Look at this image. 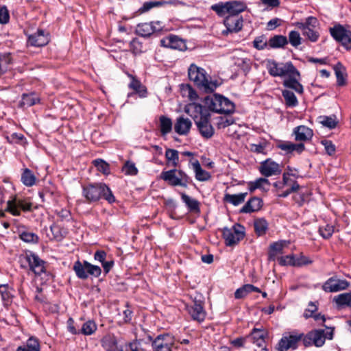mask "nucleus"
<instances>
[{
	"mask_svg": "<svg viewBox=\"0 0 351 351\" xmlns=\"http://www.w3.org/2000/svg\"><path fill=\"white\" fill-rule=\"evenodd\" d=\"M36 180V178L33 173V172L27 169H24L22 174H21V182L26 186H33Z\"/></svg>",
	"mask_w": 351,
	"mask_h": 351,
	"instance_id": "41",
	"label": "nucleus"
},
{
	"mask_svg": "<svg viewBox=\"0 0 351 351\" xmlns=\"http://www.w3.org/2000/svg\"><path fill=\"white\" fill-rule=\"evenodd\" d=\"M267 332L262 328H254L250 335L248 336L246 339H250L254 344H256L258 347H263L265 346V339L267 336Z\"/></svg>",
	"mask_w": 351,
	"mask_h": 351,
	"instance_id": "31",
	"label": "nucleus"
},
{
	"mask_svg": "<svg viewBox=\"0 0 351 351\" xmlns=\"http://www.w3.org/2000/svg\"><path fill=\"white\" fill-rule=\"evenodd\" d=\"M259 171L263 176L269 177L279 175L282 169L278 163L271 159H267L261 163Z\"/></svg>",
	"mask_w": 351,
	"mask_h": 351,
	"instance_id": "20",
	"label": "nucleus"
},
{
	"mask_svg": "<svg viewBox=\"0 0 351 351\" xmlns=\"http://www.w3.org/2000/svg\"><path fill=\"white\" fill-rule=\"evenodd\" d=\"M302 339L303 333L287 332L283 335L280 340L278 349L279 351H287L289 349L295 350Z\"/></svg>",
	"mask_w": 351,
	"mask_h": 351,
	"instance_id": "13",
	"label": "nucleus"
},
{
	"mask_svg": "<svg viewBox=\"0 0 351 351\" xmlns=\"http://www.w3.org/2000/svg\"><path fill=\"white\" fill-rule=\"evenodd\" d=\"M319 232L323 238L328 239L334 232V227L331 225L327 224L325 226L320 227Z\"/></svg>",
	"mask_w": 351,
	"mask_h": 351,
	"instance_id": "59",
	"label": "nucleus"
},
{
	"mask_svg": "<svg viewBox=\"0 0 351 351\" xmlns=\"http://www.w3.org/2000/svg\"><path fill=\"white\" fill-rule=\"evenodd\" d=\"M7 138L11 143L24 145L26 143L25 138L22 134L13 133L10 136H8Z\"/></svg>",
	"mask_w": 351,
	"mask_h": 351,
	"instance_id": "57",
	"label": "nucleus"
},
{
	"mask_svg": "<svg viewBox=\"0 0 351 351\" xmlns=\"http://www.w3.org/2000/svg\"><path fill=\"white\" fill-rule=\"evenodd\" d=\"M211 9L220 16L227 14L229 16H239L247 9V5L241 1H230L214 4L211 6Z\"/></svg>",
	"mask_w": 351,
	"mask_h": 351,
	"instance_id": "4",
	"label": "nucleus"
},
{
	"mask_svg": "<svg viewBox=\"0 0 351 351\" xmlns=\"http://www.w3.org/2000/svg\"><path fill=\"white\" fill-rule=\"evenodd\" d=\"M174 344V338L169 334L157 336L152 341L153 351H171Z\"/></svg>",
	"mask_w": 351,
	"mask_h": 351,
	"instance_id": "17",
	"label": "nucleus"
},
{
	"mask_svg": "<svg viewBox=\"0 0 351 351\" xmlns=\"http://www.w3.org/2000/svg\"><path fill=\"white\" fill-rule=\"evenodd\" d=\"M332 37L340 43L346 49H351V31L341 25L330 28Z\"/></svg>",
	"mask_w": 351,
	"mask_h": 351,
	"instance_id": "12",
	"label": "nucleus"
},
{
	"mask_svg": "<svg viewBox=\"0 0 351 351\" xmlns=\"http://www.w3.org/2000/svg\"><path fill=\"white\" fill-rule=\"evenodd\" d=\"M332 337L333 328H327L326 332L324 330L321 329L309 332L306 335H303L302 341L306 347L311 345L321 347L324 344L326 339H332Z\"/></svg>",
	"mask_w": 351,
	"mask_h": 351,
	"instance_id": "5",
	"label": "nucleus"
},
{
	"mask_svg": "<svg viewBox=\"0 0 351 351\" xmlns=\"http://www.w3.org/2000/svg\"><path fill=\"white\" fill-rule=\"evenodd\" d=\"M262 206V200L258 197H252L241 208L240 213H250L258 211Z\"/></svg>",
	"mask_w": 351,
	"mask_h": 351,
	"instance_id": "33",
	"label": "nucleus"
},
{
	"mask_svg": "<svg viewBox=\"0 0 351 351\" xmlns=\"http://www.w3.org/2000/svg\"><path fill=\"white\" fill-rule=\"evenodd\" d=\"M267 69L269 73L273 77H285L289 73L295 71V67L292 62L278 63L275 60H268L267 62ZM295 73H297L295 72Z\"/></svg>",
	"mask_w": 351,
	"mask_h": 351,
	"instance_id": "11",
	"label": "nucleus"
},
{
	"mask_svg": "<svg viewBox=\"0 0 351 351\" xmlns=\"http://www.w3.org/2000/svg\"><path fill=\"white\" fill-rule=\"evenodd\" d=\"M161 45L173 49L183 50L185 48L184 42L176 36H169L160 40Z\"/></svg>",
	"mask_w": 351,
	"mask_h": 351,
	"instance_id": "28",
	"label": "nucleus"
},
{
	"mask_svg": "<svg viewBox=\"0 0 351 351\" xmlns=\"http://www.w3.org/2000/svg\"><path fill=\"white\" fill-rule=\"evenodd\" d=\"M334 300L339 306L351 307V293L339 294L334 298Z\"/></svg>",
	"mask_w": 351,
	"mask_h": 351,
	"instance_id": "44",
	"label": "nucleus"
},
{
	"mask_svg": "<svg viewBox=\"0 0 351 351\" xmlns=\"http://www.w3.org/2000/svg\"><path fill=\"white\" fill-rule=\"evenodd\" d=\"M16 351H40V344L38 339L30 337L25 343L19 346Z\"/></svg>",
	"mask_w": 351,
	"mask_h": 351,
	"instance_id": "37",
	"label": "nucleus"
},
{
	"mask_svg": "<svg viewBox=\"0 0 351 351\" xmlns=\"http://www.w3.org/2000/svg\"><path fill=\"white\" fill-rule=\"evenodd\" d=\"M93 164L97 167V170L105 175L110 173L109 165L101 159H97L93 161Z\"/></svg>",
	"mask_w": 351,
	"mask_h": 351,
	"instance_id": "52",
	"label": "nucleus"
},
{
	"mask_svg": "<svg viewBox=\"0 0 351 351\" xmlns=\"http://www.w3.org/2000/svg\"><path fill=\"white\" fill-rule=\"evenodd\" d=\"M254 230L258 236H262L265 234L267 228L268 223L267 221L264 219H258L254 221Z\"/></svg>",
	"mask_w": 351,
	"mask_h": 351,
	"instance_id": "46",
	"label": "nucleus"
},
{
	"mask_svg": "<svg viewBox=\"0 0 351 351\" xmlns=\"http://www.w3.org/2000/svg\"><path fill=\"white\" fill-rule=\"evenodd\" d=\"M182 199L192 212L199 213V203L185 193L182 194Z\"/></svg>",
	"mask_w": 351,
	"mask_h": 351,
	"instance_id": "42",
	"label": "nucleus"
},
{
	"mask_svg": "<svg viewBox=\"0 0 351 351\" xmlns=\"http://www.w3.org/2000/svg\"><path fill=\"white\" fill-rule=\"evenodd\" d=\"M204 302L195 297L191 304H187L186 308L193 320L198 322H203L206 316V312L203 306Z\"/></svg>",
	"mask_w": 351,
	"mask_h": 351,
	"instance_id": "14",
	"label": "nucleus"
},
{
	"mask_svg": "<svg viewBox=\"0 0 351 351\" xmlns=\"http://www.w3.org/2000/svg\"><path fill=\"white\" fill-rule=\"evenodd\" d=\"M162 4L163 3L162 1H146L143 4L142 7L139 8L138 11L140 13H144L148 12L154 7L159 6Z\"/></svg>",
	"mask_w": 351,
	"mask_h": 351,
	"instance_id": "55",
	"label": "nucleus"
},
{
	"mask_svg": "<svg viewBox=\"0 0 351 351\" xmlns=\"http://www.w3.org/2000/svg\"><path fill=\"white\" fill-rule=\"evenodd\" d=\"M293 135L295 141L303 143L311 141L313 136V131L311 128L301 125L293 128Z\"/></svg>",
	"mask_w": 351,
	"mask_h": 351,
	"instance_id": "22",
	"label": "nucleus"
},
{
	"mask_svg": "<svg viewBox=\"0 0 351 351\" xmlns=\"http://www.w3.org/2000/svg\"><path fill=\"white\" fill-rule=\"evenodd\" d=\"M130 77L131 78V82L129 84L128 86L130 88L134 90V93H129L128 97H132L134 94H137L140 97L145 98L147 95V88L145 86H143L140 81L136 80L134 76L130 75Z\"/></svg>",
	"mask_w": 351,
	"mask_h": 351,
	"instance_id": "29",
	"label": "nucleus"
},
{
	"mask_svg": "<svg viewBox=\"0 0 351 351\" xmlns=\"http://www.w3.org/2000/svg\"><path fill=\"white\" fill-rule=\"evenodd\" d=\"M188 74L190 80L204 92H213L219 85L217 80H213L203 68L199 67L195 64L190 65Z\"/></svg>",
	"mask_w": 351,
	"mask_h": 351,
	"instance_id": "2",
	"label": "nucleus"
},
{
	"mask_svg": "<svg viewBox=\"0 0 351 351\" xmlns=\"http://www.w3.org/2000/svg\"><path fill=\"white\" fill-rule=\"evenodd\" d=\"M253 46L258 50L264 49L267 46V41L263 36H258L253 41Z\"/></svg>",
	"mask_w": 351,
	"mask_h": 351,
	"instance_id": "61",
	"label": "nucleus"
},
{
	"mask_svg": "<svg viewBox=\"0 0 351 351\" xmlns=\"http://www.w3.org/2000/svg\"><path fill=\"white\" fill-rule=\"evenodd\" d=\"M349 282L346 280L329 278L322 286L323 289L327 292H337L347 289Z\"/></svg>",
	"mask_w": 351,
	"mask_h": 351,
	"instance_id": "24",
	"label": "nucleus"
},
{
	"mask_svg": "<svg viewBox=\"0 0 351 351\" xmlns=\"http://www.w3.org/2000/svg\"><path fill=\"white\" fill-rule=\"evenodd\" d=\"M226 29L222 32L223 35H228L230 33H237L242 29L243 20L241 16H228L223 21Z\"/></svg>",
	"mask_w": 351,
	"mask_h": 351,
	"instance_id": "18",
	"label": "nucleus"
},
{
	"mask_svg": "<svg viewBox=\"0 0 351 351\" xmlns=\"http://www.w3.org/2000/svg\"><path fill=\"white\" fill-rule=\"evenodd\" d=\"M10 19L8 10L5 5L0 7V24H6Z\"/></svg>",
	"mask_w": 351,
	"mask_h": 351,
	"instance_id": "60",
	"label": "nucleus"
},
{
	"mask_svg": "<svg viewBox=\"0 0 351 351\" xmlns=\"http://www.w3.org/2000/svg\"><path fill=\"white\" fill-rule=\"evenodd\" d=\"M160 178L171 186L183 187H187L190 180L185 172L177 169L162 171Z\"/></svg>",
	"mask_w": 351,
	"mask_h": 351,
	"instance_id": "6",
	"label": "nucleus"
},
{
	"mask_svg": "<svg viewBox=\"0 0 351 351\" xmlns=\"http://www.w3.org/2000/svg\"><path fill=\"white\" fill-rule=\"evenodd\" d=\"M27 43L31 46L43 47L49 41V34L43 29H38L36 32L28 34Z\"/></svg>",
	"mask_w": 351,
	"mask_h": 351,
	"instance_id": "23",
	"label": "nucleus"
},
{
	"mask_svg": "<svg viewBox=\"0 0 351 351\" xmlns=\"http://www.w3.org/2000/svg\"><path fill=\"white\" fill-rule=\"evenodd\" d=\"M285 246H287V243L285 241H279L271 244L270 246V251L269 254V260L274 261L278 254H282L283 249Z\"/></svg>",
	"mask_w": 351,
	"mask_h": 351,
	"instance_id": "39",
	"label": "nucleus"
},
{
	"mask_svg": "<svg viewBox=\"0 0 351 351\" xmlns=\"http://www.w3.org/2000/svg\"><path fill=\"white\" fill-rule=\"evenodd\" d=\"M278 261L280 265L295 266V256L293 254L279 257L278 258Z\"/></svg>",
	"mask_w": 351,
	"mask_h": 351,
	"instance_id": "58",
	"label": "nucleus"
},
{
	"mask_svg": "<svg viewBox=\"0 0 351 351\" xmlns=\"http://www.w3.org/2000/svg\"><path fill=\"white\" fill-rule=\"evenodd\" d=\"M295 72L297 73H295V71L288 73L287 75L288 77L284 80L283 84L287 88L293 89L298 93H302L303 86L299 82L300 75L299 71L296 69Z\"/></svg>",
	"mask_w": 351,
	"mask_h": 351,
	"instance_id": "25",
	"label": "nucleus"
},
{
	"mask_svg": "<svg viewBox=\"0 0 351 351\" xmlns=\"http://www.w3.org/2000/svg\"><path fill=\"white\" fill-rule=\"evenodd\" d=\"M288 42L290 43V44L294 47H297L302 43V38L300 36V34L297 31H291L289 33V40Z\"/></svg>",
	"mask_w": 351,
	"mask_h": 351,
	"instance_id": "51",
	"label": "nucleus"
},
{
	"mask_svg": "<svg viewBox=\"0 0 351 351\" xmlns=\"http://www.w3.org/2000/svg\"><path fill=\"white\" fill-rule=\"evenodd\" d=\"M32 208V203L25 199H17L12 197L7 202V207L5 211L10 213L14 216H19L21 210L23 211H29Z\"/></svg>",
	"mask_w": 351,
	"mask_h": 351,
	"instance_id": "15",
	"label": "nucleus"
},
{
	"mask_svg": "<svg viewBox=\"0 0 351 351\" xmlns=\"http://www.w3.org/2000/svg\"><path fill=\"white\" fill-rule=\"evenodd\" d=\"M82 195L89 203L96 202L101 198H104L110 204L115 202V197L110 189L103 182L84 185L82 186Z\"/></svg>",
	"mask_w": 351,
	"mask_h": 351,
	"instance_id": "1",
	"label": "nucleus"
},
{
	"mask_svg": "<svg viewBox=\"0 0 351 351\" xmlns=\"http://www.w3.org/2000/svg\"><path fill=\"white\" fill-rule=\"evenodd\" d=\"M184 112L193 119L195 123L196 121L202 119L204 117H210L208 110L202 105L195 102L190 103L185 106Z\"/></svg>",
	"mask_w": 351,
	"mask_h": 351,
	"instance_id": "19",
	"label": "nucleus"
},
{
	"mask_svg": "<svg viewBox=\"0 0 351 351\" xmlns=\"http://www.w3.org/2000/svg\"><path fill=\"white\" fill-rule=\"evenodd\" d=\"M189 164L195 173V177L197 180L206 182L210 179L211 176L210 173L202 168L199 162L197 159H191Z\"/></svg>",
	"mask_w": 351,
	"mask_h": 351,
	"instance_id": "27",
	"label": "nucleus"
},
{
	"mask_svg": "<svg viewBox=\"0 0 351 351\" xmlns=\"http://www.w3.org/2000/svg\"><path fill=\"white\" fill-rule=\"evenodd\" d=\"M319 120L320 123L330 129L335 128L337 123L335 117L322 116L319 117Z\"/></svg>",
	"mask_w": 351,
	"mask_h": 351,
	"instance_id": "50",
	"label": "nucleus"
},
{
	"mask_svg": "<svg viewBox=\"0 0 351 351\" xmlns=\"http://www.w3.org/2000/svg\"><path fill=\"white\" fill-rule=\"evenodd\" d=\"M21 267H25L24 263H27L29 269L36 275H40L45 272V262L33 252H26L21 257Z\"/></svg>",
	"mask_w": 351,
	"mask_h": 351,
	"instance_id": "8",
	"label": "nucleus"
},
{
	"mask_svg": "<svg viewBox=\"0 0 351 351\" xmlns=\"http://www.w3.org/2000/svg\"><path fill=\"white\" fill-rule=\"evenodd\" d=\"M97 326L95 322L88 320L83 324L80 332L84 335H90L97 330Z\"/></svg>",
	"mask_w": 351,
	"mask_h": 351,
	"instance_id": "47",
	"label": "nucleus"
},
{
	"mask_svg": "<svg viewBox=\"0 0 351 351\" xmlns=\"http://www.w3.org/2000/svg\"><path fill=\"white\" fill-rule=\"evenodd\" d=\"M204 104L210 111L219 114H231L235 109L232 101L219 94L207 96Z\"/></svg>",
	"mask_w": 351,
	"mask_h": 351,
	"instance_id": "3",
	"label": "nucleus"
},
{
	"mask_svg": "<svg viewBox=\"0 0 351 351\" xmlns=\"http://www.w3.org/2000/svg\"><path fill=\"white\" fill-rule=\"evenodd\" d=\"M160 129L162 135H166L172 130V121L171 119L161 116L160 117Z\"/></svg>",
	"mask_w": 351,
	"mask_h": 351,
	"instance_id": "45",
	"label": "nucleus"
},
{
	"mask_svg": "<svg viewBox=\"0 0 351 351\" xmlns=\"http://www.w3.org/2000/svg\"><path fill=\"white\" fill-rule=\"evenodd\" d=\"M268 44L271 48H280L288 44V40L285 36L276 35L269 40Z\"/></svg>",
	"mask_w": 351,
	"mask_h": 351,
	"instance_id": "40",
	"label": "nucleus"
},
{
	"mask_svg": "<svg viewBox=\"0 0 351 351\" xmlns=\"http://www.w3.org/2000/svg\"><path fill=\"white\" fill-rule=\"evenodd\" d=\"M282 96L284 97L287 106H295L298 104V99L293 92L285 90L282 91Z\"/></svg>",
	"mask_w": 351,
	"mask_h": 351,
	"instance_id": "49",
	"label": "nucleus"
},
{
	"mask_svg": "<svg viewBox=\"0 0 351 351\" xmlns=\"http://www.w3.org/2000/svg\"><path fill=\"white\" fill-rule=\"evenodd\" d=\"M335 75L337 77V85L344 86L346 84V79L345 77L343 72L341 69L335 68Z\"/></svg>",
	"mask_w": 351,
	"mask_h": 351,
	"instance_id": "64",
	"label": "nucleus"
},
{
	"mask_svg": "<svg viewBox=\"0 0 351 351\" xmlns=\"http://www.w3.org/2000/svg\"><path fill=\"white\" fill-rule=\"evenodd\" d=\"M122 170L126 175L135 176L138 173V169L134 163L130 161L125 162Z\"/></svg>",
	"mask_w": 351,
	"mask_h": 351,
	"instance_id": "56",
	"label": "nucleus"
},
{
	"mask_svg": "<svg viewBox=\"0 0 351 351\" xmlns=\"http://www.w3.org/2000/svg\"><path fill=\"white\" fill-rule=\"evenodd\" d=\"M10 61L11 60L9 55L3 54L0 56V75L7 71Z\"/></svg>",
	"mask_w": 351,
	"mask_h": 351,
	"instance_id": "54",
	"label": "nucleus"
},
{
	"mask_svg": "<svg viewBox=\"0 0 351 351\" xmlns=\"http://www.w3.org/2000/svg\"><path fill=\"white\" fill-rule=\"evenodd\" d=\"M39 101L40 99L38 96L34 93L23 94L20 103V106L23 108H28L35 105Z\"/></svg>",
	"mask_w": 351,
	"mask_h": 351,
	"instance_id": "38",
	"label": "nucleus"
},
{
	"mask_svg": "<svg viewBox=\"0 0 351 351\" xmlns=\"http://www.w3.org/2000/svg\"><path fill=\"white\" fill-rule=\"evenodd\" d=\"M274 186L278 189H283L285 186H290L289 189L278 195L281 197H287L291 193L297 191L300 188L298 182L290 179L286 173L283 174L282 181L274 183Z\"/></svg>",
	"mask_w": 351,
	"mask_h": 351,
	"instance_id": "21",
	"label": "nucleus"
},
{
	"mask_svg": "<svg viewBox=\"0 0 351 351\" xmlns=\"http://www.w3.org/2000/svg\"><path fill=\"white\" fill-rule=\"evenodd\" d=\"M192 126V122L188 118L180 117L176 119L174 130L180 135H186Z\"/></svg>",
	"mask_w": 351,
	"mask_h": 351,
	"instance_id": "30",
	"label": "nucleus"
},
{
	"mask_svg": "<svg viewBox=\"0 0 351 351\" xmlns=\"http://www.w3.org/2000/svg\"><path fill=\"white\" fill-rule=\"evenodd\" d=\"M252 292L260 293L261 290L259 288L252 285L246 284L236 290L234 292V298L236 299H242Z\"/></svg>",
	"mask_w": 351,
	"mask_h": 351,
	"instance_id": "34",
	"label": "nucleus"
},
{
	"mask_svg": "<svg viewBox=\"0 0 351 351\" xmlns=\"http://www.w3.org/2000/svg\"><path fill=\"white\" fill-rule=\"evenodd\" d=\"M322 144L324 146L325 150L328 155L332 156L335 154V146L330 141L323 140Z\"/></svg>",
	"mask_w": 351,
	"mask_h": 351,
	"instance_id": "63",
	"label": "nucleus"
},
{
	"mask_svg": "<svg viewBox=\"0 0 351 351\" xmlns=\"http://www.w3.org/2000/svg\"><path fill=\"white\" fill-rule=\"evenodd\" d=\"M278 147L286 152L287 154L295 152L300 154L305 149L304 144L300 142L299 143H294L289 141L282 142L278 145Z\"/></svg>",
	"mask_w": 351,
	"mask_h": 351,
	"instance_id": "32",
	"label": "nucleus"
},
{
	"mask_svg": "<svg viewBox=\"0 0 351 351\" xmlns=\"http://www.w3.org/2000/svg\"><path fill=\"white\" fill-rule=\"evenodd\" d=\"M102 347L106 351H117V340L114 335H107L101 340Z\"/></svg>",
	"mask_w": 351,
	"mask_h": 351,
	"instance_id": "36",
	"label": "nucleus"
},
{
	"mask_svg": "<svg viewBox=\"0 0 351 351\" xmlns=\"http://www.w3.org/2000/svg\"><path fill=\"white\" fill-rule=\"evenodd\" d=\"M319 21L313 16H308L304 23H298L297 26L310 41L316 42L319 37Z\"/></svg>",
	"mask_w": 351,
	"mask_h": 351,
	"instance_id": "7",
	"label": "nucleus"
},
{
	"mask_svg": "<svg viewBox=\"0 0 351 351\" xmlns=\"http://www.w3.org/2000/svg\"><path fill=\"white\" fill-rule=\"evenodd\" d=\"M165 157L169 165L174 167H177L178 166L179 156L177 150L173 149H167L165 152Z\"/></svg>",
	"mask_w": 351,
	"mask_h": 351,
	"instance_id": "43",
	"label": "nucleus"
},
{
	"mask_svg": "<svg viewBox=\"0 0 351 351\" xmlns=\"http://www.w3.org/2000/svg\"><path fill=\"white\" fill-rule=\"evenodd\" d=\"M164 25L160 21H153L150 23H143L138 24L135 32L142 37H149L154 34L161 32Z\"/></svg>",
	"mask_w": 351,
	"mask_h": 351,
	"instance_id": "16",
	"label": "nucleus"
},
{
	"mask_svg": "<svg viewBox=\"0 0 351 351\" xmlns=\"http://www.w3.org/2000/svg\"><path fill=\"white\" fill-rule=\"evenodd\" d=\"M222 233L226 245L233 246L244 238L245 228L241 224L236 223L231 228H224Z\"/></svg>",
	"mask_w": 351,
	"mask_h": 351,
	"instance_id": "9",
	"label": "nucleus"
},
{
	"mask_svg": "<svg viewBox=\"0 0 351 351\" xmlns=\"http://www.w3.org/2000/svg\"><path fill=\"white\" fill-rule=\"evenodd\" d=\"M210 117H204L202 119L196 121V125L201 135L205 138H210L214 134V128L210 123Z\"/></svg>",
	"mask_w": 351,
	"mask_h": 351,
	"instance_id": "26",
	"label": "nucleus"
},
{
	"mask_svg": "<svg viewBox=\"0 0 351 351\" xmlns=\"http://www.w3.org/2000/svg\"><path fill=\"white\" fill-rule=\"evenodd\" d=\"M130 51L135 55L140 54L145 51L143 43L138 39L134 38L130 43Z\"/></svg>",
	"mask_w": 351,
	"mask_h": 351,
	"instance_id": "48",
	"label": "nucleus"
},
{
	"mask_svg": "<svg viewBox=\"0 0 351 351\" xmlns=\"http://www.w3.org/2000/svg\"><path fill=\"white\" fill-rule=\"evenodd\" d=\"M73 270L77 276L81 279H86L88 275L98 277L101 273V269L99 266L92 265L86 261L82 263L79 261H76L73 265Z\"/></svg>",
	"mask_w": 351,
	"mask_h": 351,
	"instance_id": "10",
	"label": "nucleus"
},
{
	"mask_svg": "<svg viewBox=\"0 0 351 351\" xmlns=\"http://www.w3.org/2000/svg\"><path fill=\"white\" fill-rule=\"evenodd\" d=\"M247 195V193H241L239 194L226 193L223 197V201L237 206L244 202Z\"/></svg>",
	"mask_w": 351,
	"mask_h": 351,
	"instance_id": "35",
	"label": "nucleus"
},
{
	"mask_svg": "<svg viewBox=\"0 0 351 351\" xmlns=\"http://www.w3.org/2000/svg\"><path fill=\"white\" fill-rule=\"evenodd\" d=\"M295 267H301L303 265H306L311 264L312 261L310 260L308 257L300 255L299 257L295 256Z\"/></svg>",
	"mask_w": 351,
	"mask_h": 351,
	"instance_id": "62",
	"label": "nucleus"
},
{
	"mask_svg": "<svg viewBox=\"0 0 351 351\" xmlns=\"http://www.w3.org/2000/svg\"><path fill=\"white\" fill-rule=\"evenodd\" d=\"M20 238L26 243H37L38 241V237L36 234L27 231L22 232Z\"/></svg>",
	"mask_w": 351,
	"mask_h": 351,
	"instance_id": "53",
	"label": "nucleus"
}]
</instances>
